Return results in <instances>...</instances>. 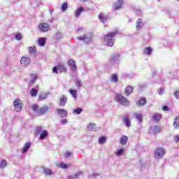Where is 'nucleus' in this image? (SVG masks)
I'll return each instance as SVG.
<instances>
[{"label": "nucleus", "mask_w": 179, "mask_h": 179, "mask_svg": "<svg viewBox=\"0 0 179 179\" xmlns=\"http://www.w3.org/2000/svg\"><path fill=\"white\" fill-rule=\"evenodd\" d=\"M117 35V31L109 32L107 35L105 36L103 40L104 43L108 45V47H113L114 45V37Z\"/></svg>", "instance_id": "obj_1"}, {"label": "nucleus", "mask_w": 179, "mask_h": 179, "mask_svg": "<svg viewBox=\"0 0 179 179\" xmlns=\"http://www.w3.org/2000/svg\"><path fill=\"white\" fill-rule=\"evenodd\" d=\"M58 71L60 73H66L68 72V69H66V65L64 63H59L57 66H54L52 69L53 73H58Z\"/></svg>", "instance_id": "obj_2"}, {"label": "nucleus", "mask_w": 179, "mask_h": 179, "mask_svg": "<svg viewBox=\"0 0 179 179\" xmlns=\"http://www.w3.org/2000/svg\"><path fill=\"white\" fill-rule=\"evenodd\" d=\"M31 110L33 111H35L36 113H37V114H38V115H43L47 113V111H48V110H50V107L43 106L38 109V106L34 105L31 107Z\"/></svg>", "instance_id": "obj_3"}, {"label": "nucleus", "mask_w": 179, "mask_h": 179, "mask_svg": "<svg viewBox=\"0 0 179 179\" xmlns=\"http://www.w3.org/2000/svg\"><path fill=\"white\" fill-rule=\"evenodd\" d=\"M78 40L83 41L85 44H89V43H92V41L93 40V34L92 33H87L84 35L80 36L78 38Z\"/></svg>", "instance_id": "obj_4"}, {"label": "nucleus", "mask_w": 179, "mask_h": 179, "mask_svg": "<svg viewBox=\"0 0 179 179\" xmlns=\"http://www.w3.org/2000/svg\"><path fill=\"white\" fill-rule=\"evenodd\" d=\"M39 31L41 33H47V31H50L51 30V27L50 26V24L42 22L38 24V26Z\"/></svg>", "instance_id": "obj_5"}, {"label": "nucleus", "mask_w": 179, "mask_h": 179, "mask_svg": "<svg viewBox=\"0 0 179 179\" xmlns=\"http://www.w3.org/2000/svg\"><path fill=\"white\" fill-rule=\"evenodd\" d=\"M116 101L122 106H129V101L121 94L116 95Z\"/></svg>", "instance_id": "obj_6"}, {"label": "nucleus", "mask_w": 179, "mask_h": 179, "mask_svg": "<svg viewBox=\"0 0 179 179\" xmlns=\"http://www.w3.org/2000/svg\"><path fill=\"white\" fill-rule=\"evenodd\" d=\"M30 62H31V60L28 56H22L21 57L20 64L21 65H23V66H29Z\"/></svg>", "instance_id": "obj_7"}, {"label": "nucleus", "mask_w": 179, "mask_h": 179, "mask_svg": "<svg viewBox=\"0 0 179 179\" xmlns=\"http://www.w3.org/2000/svg\"><path fill=\"white\" fill-rule=\"evenodd\" d=\"M166 155V150L164 148H157L155 150V156L158 157H163Z\"/></svg>", "instance_id": "obj_8"}, {"label": "nucleus", "mask_w": 179, "mask_h": 179, "mask_svg": "<svg viewBox=\"0 0 179 179\" xmlns=\"http://www.w3.org/2000/svg\"><path fill=\"white\" fill-rule=\"evenodd\" d=\"M68 64L69 66H71V71L76 72L78 69V66H76V62H75L73 59H69L68 61Z\"/></svg>", "instance_id": "obj_9"}, {"label": "nucleus", "mask_w": 179, "mask_h": 179, "mask_svg": "<svg viewBox=\"0 0 179 179\" xmlns=\"http://www.w3.org/2000/svg\"><path fill=\"white\" fill-rule=\"evenodd\" d=\"M14 107L15 111H17V113H19V111L22 110V101H20V99H16L14 101Z\"/></svg>", "instance_id": "obj_10"}, {"label": "nucleus", "mask_w": 179, "mask_h": 179, "mask_svg": "<svg viewBox=\"0 0 179 179\" xmlns=\"http://www.w3.org/2000/svg\"><path fill=\"white\" fill-rule=\"evenodd\" d=\"M109 61H110V64H113V65H114L115 64H117V62L118 61H120V55H118V54H113V55L110 57Z\"/></svg>", "instance_id": "obj_11"}, {"label": "nucleus", "mask_w": 179, "mask_h": 179, "mask_svg": "<svg viewBox=\"0 0 179 179\" xmlns=\"http://www.w3.org/2000/svg\"><path fill=\"white\" fill-rule=\"evenodd\" d=\"M57 114L62 117V118H66L68 115V111L64 109L58 108L57 110Z\"/></svg>", "instance_id": "obj_12"}, {"label": "nucleus", "mask_w": 179, "mask_h": 179, "mask_svg": "<svg viewBox=\"0 0 179 179\" xmlns=\"http://www.w3.org/2000/svg\"><path fill=\"white\" fill-rule=\"evenodd\" d=\"M122 121L124 122V124L127 127V128H129V127H131V120H129V117L128 116H123Z\"/></svg>", "instance_id": "obj_13"}, {"label": "nucleus", "mask_w": 179, "mask_h": 179, "mask_svg": "<svg viewBox=\"0 0 179 179\" xmlns=\"http://www.w3.org/2000/svg\"><path fill=\"white\" fill-rule=\"evenodd\" d=\"M134 93V88L131 86H127L124 90L126 96H131Z\"/></svg>", "instance_id": "obj_14"}, {"label": "nucleus", "mask_w": 179, "mask_h": 179, "mask_svg": "<svg viewBox=\"0 0 179 179\" xmlns=\"http://www.w3.org/2000/svg\"><path fill=\"white\" fill-rule=\"evenodd\" d=\"M134 117L138 121V124H142V122H143V116L142 113H134Z\"/></svg>", "instance_id": "obj_15"}, {"label": "nucleus", "mask_w": 179, "mask_h": 179, "mask_svg": "<svg viewBox=\"0 0 179 179\" xmlns=\"http://www.w3.org/2000/svg\"><path fill=\"white\" fill-rule=\"evenodd\" d=\"M150 132L152 134H158L160 131V127L153 126L150 127Z\"/></svg>", "instance_id": "obj_16"}, {"label": "nucleus", "mask_w": 179, "mask_h": 179, "mask_svg": "<svg viewBox=\"0 0 179 179\" xmlns=\"http://www.w3.org/2000/svg\"><path fill=\"white\" fill-rule=\"evenodd\" d=\"M113 7L116 10H117V9H121V8H122V0H118L115 3Z\"/></svg>", "instance_id": "obj_17"}, {"label": "nucleus", "mask_w": 179, "mask_h": 179, "mask_svg": "<svg viewBox=\"0 0 179 179\" xmlns=\"http://www.w3.org/2000/svg\"><path fill=\"white\" fill-rule=\"evenodd\" d=\"M145 24L142 22V19L139 18L136 22V29L137 30H141V27H143Z\"/></svg>", "instance_id": "obj_18"}, {"label": "nucleus", "mask_w": 179, "mask_h": 179, "mask_svg": "<svg viewBox=\"0 0 179 179\" xmlns=\"http://www.w3.org/2000/svg\"><path fill=\"white\" fill-rule=\"evenodd\" d=\"M31 145V143L30 142L26 143L22 148V153H26L30 149V146Z\"/></svg>", "instance_id": "obj_19"}, {"label": "nucleus", "mask_w": 179, "mask_h": 179, "mask_svg": "<svg viewBox=\"0 0 179 179\" xmlns=\"http://www.w3.org/2000/svg\"><path fill=\"white\" fill-rule=\"evenodd\" d=\"M152 51H153V48L148 47L144 49L143 54L144 55H152Z\"/></svg>", "instance_id": "obj_20"}, {"label": "nucleus", "mask_w": 179, "mask_h": 179, "mask_svg": "<svg viewBox=\"0 0 179 179\" xmlns=\"http://www.w3.org/2000/svg\"><path fill=\"white\" fill-rule=\"evenodd\" d=\"M145 104H146V98H145V97L141 98V100L138 101L137 103V106L138 107H142V106H145Z\"/></svg>", "instance_id": "obj_21"}, {"label": "nucleus", "mask_w": 179, "mask_h": 179, "mask_svg": "<svg viewBox=\"0 0 179 179\" xmlns=\"http://www.w3.org/2000/svg\"><path fill=\"white\" fill-rule=\"evenodd\" d=\"M152 120H154L155 122H159V121L162 120V115L159 113H155L152 117Z\"/></svg>", "instance_id": "obj_22"}, {"label": "nucleus", "mask_w": 179, "mask_h": 179, "mask_svg": "<svg viewBox=\"0 0 179 179\" xmlns=\"http://www.w3.org/2000/svg\"><path fill=\"white\" fill-rule=\"evenodd\" d=\"M88 129H89V131H93L94 132H95V131H97V127L96 126V124L90 123L88 124Z\"/></svg>", "instance_id": "obj_23"}, {"label": "nucleus", "mask_w": 179, "mask_h": 179, "mask_svg": "<svg viewBox=\"0 0 179 179\" xmlns=\"http://www.w3.org/2000/svg\"><path fill=\"white\" fill-rule=\"evenodd\" d=\"M70 94H71L72 97H73L75 99V100H76L77 97H78V91H76V90H72L70 89L69 90Z\"/></svg>", "instance_id": "obj_24"}, {"label": "nucleus", "mask_w": 179, "mask_h": 179, "mask_svg": "<svg viewBox=\"0 0 179 179\" xmlns=\"http://www.w3.org/2000/svg\"><path fill=\"white\" fill-rule=\"evenodd\" d=\"M120 142L122 145H127L128 143V136H123L120 138Z\"/></svg>", "instance_id": "obj_25"}, {"label": "nucleus", "mask_w": 179, "mask_h": 179, "mask_svg": "<svg viewBox=\"0 0 179 179\" xmlns=\"http://www.w3.org/2000/svg\"><path fill=\"white\" fill-rule=\"evenodd\" d=\"M41 169H43V171L46 176H52L53 173L52 171H51V169H47L44 166H42Z\"/></svg>", "instance_id": "obj_26"}, {"label": "nucleus", "mask_w": 179, "mask_h": 179, "mask_svg": "<svg viewBox=\"0 0 179 179\" xmlns=\"http://www.w3.org/2000/svg\"><path fill=\"white\" fill-rule=\"evenodd\" d=\"M62 38V34L61 32L58 31L55 34V36L53 37V39L56 41H59Z\"/></svg>", "instance_id": "obj_27"}, {"label": "nucleus", "mask_w": 179, "mask_h": 179, "mask_svg": "<svg viewBox=\"0 0 179 179\" xmlns=\"http://www.w3.org/2000/svg\"><path fill=\"white\" fill-rule=\"evenodd\" d=\"M68 101V99L64 95L60 99V106H65Z\"/></svg>", "instance_id": "obj_28"}, {"label": "nucleus", "mask_w": 179, "mask_h": 179, "mask_svg": "<svg viewBox=\"0 0 179 179\" xmlns=\"http://www.w3.org/2000/svg\"><path fill=\"white\" fill-rule=\"evenodd\" d=\"M83 10H85V8H83V7H80L78 9H77V10L75 13L76 17H79V16H80V13H82Z\"/></svg>", "instance_id": "obj_29"}, {"label": "nucleus", "mask_w": 179, "mask_h": 179, "mask_svg": "<svg viewBox=\"0 0 179 179\" xmlns=\"http://www.w3.org/2000/svg\"><path fill=\"white\" fill-rule=\"evenodd\" d=\"M38 44L41 47H44L45 45V38H40L38 41Z\"/></svg>", "instance_id": "obj_30"}, {"label": "nucleus", "mask_w": 179, "mask_h": 179, "mask_svg": "<svg viewBox=\"0 0 179 179\" xmlns=\"http://www.w3.org/2000/svg\"><path fill=\"white\" fill-rule=\"evenodd\" d=\"M48 136V132L47 130H44L42 131V134L40 135V138L41 139H45V138H47Z\"/></svg>", "instance_id": "obj_31"}, {"label": "nucleus", "mask_w": 179, "mask_h": 179, "mask_svg": "<svg viewBox=\"0 0 179 179\" xmlns=\"http://www.w3.org/2000/svg\"><path fill=\"white\" fill-rule=\"evenodd\" d=\"M106 141H107V138L106 136H101L99 139V145H103L106 143Z\"/></svg>", "instance_id": "obj_32"}, {"label": "nucleus", "mask_w": 179, "mask_h": 179, "mask_svg": "<svg viewBox=\"0 0 179 179\" xmlns=\"http://www.w3.org/2000/svg\"><path fill=\"white\" fill-rule=\"evenodd\" d=\"M110 80L112 82H115V83H117V82H118V76L117 74H113L110 77Z\"/></svg>", "instance_id": "obj_33"}, {"label": "nucleus", "mask_w": 179, "mask_h": 179, "mask_svg": "<svg viewBox=\"0 0 179 179\" xmlns=\"http://www.w3.org/2000/svg\"><path fill=\"white\" fill-rule=\"evenodd\" d=\"M37 93H38V91H37L36 88H32L30 91L31 96H33L34 97H36V96H37Z\"/></svg>", "instance_id": "obj_34"}, {"label": "nucleus", "mask_w": 179, "mask_h": 179, "mask_svg": "<svg viewBox=\"0 0 179 179\" xmlns=\"http://www.w3.org/2000/svg\"><path fill=\"white\" fill-rule=\"evenodd\" d=\"M99 19L101 20L102 23H105V22H107V17L103 16V14L99 15Z\"/></svg>", "instance_id": "obj_35"}, {"label": "nucleus", "mask_w": 179, "mask_h": 179, "mask_svg": "<svg viewBox=\"0 0 179 179\" xmlns=\"http://www.w3.org/2000/svg\"><path fill=\"white\" fill-rule=\"evenodd\" d=\"M83 111V109H82V108H77L76 109L73 110V114H77L78 115H79V114H80Z\"/></svg>", "instance_id": "obj_36"}, {"label": "nucleus", "mask_w": 179, "mask_h": 179, "mask_svg": "<svg viewBox=\"0 0 179 179\" xmlns=\"http://www.w3.org/2000/svg\"><path fill=\"white\" fill-rule=\"evenodd\" d=\"M8 165V162L6 160H2L0 162V169H5Z\"/></svg>", "instance_id": "obj_37"}, {"label": "nucleus", "mask_w": 179, "mask_h": 179, "mask_svg": "<svg viewBox=\"0 0 179 179\" xmlns=\"http://www.w3.org/2000/svg\"><path fill=\"white\" fill-rule=\"evenodd\" d=\"M173 125L175 128H179V116L176 117Z\"/></svg>", "instance_id": "obj_38"}, {"label": "nucleus", "mask_w": 179, "mask_h": 179, "mask_svg": "<svg viewBox=\"0 0 179 179\" xmlns=\"http://www.w3.org/2000/svg\"><path fill=\"white\" fill-rule=\"evenodd\" d=\"M42 132H43V127H41V126H38V127H36V134H37L38 135H41Z\"/></svg>", "instance_id": "obj_39"}, {"label": "nucleus", "mask_w": 179, "mask_h": 179, "mask_svg": "<svg viewBox=\"0 0 179 179\" xmlns=\"http://www.w3.org/2000/svg\"><path fill=\"white\" fill-rule=\"evenodd\" d=\"M61 9H62V12L66 11V9H68V3H64L62 5Z\"/></svg>", "instance_id": "obj_40"}, {"label": "nucleus", "mask_w": 179, "mask_h": 179, "mask_svg": "<svg viewBox=\"0 0 179 179\" xmlns=\"http://www.w3.org/2000/svg\"><path fill=\"white\" fill-rule=\"evenodd\" d=\"M48 97V94L47 93H42L39 96V99L41 100H45V99Z\"/></svg>", "instance_id": "obj_41"}, {"label": "nucleus", "mask_w": 179, "mask_h": 179, "mask_svg": "<svg viewBox=\"0 0 179 179\" xmlns=\"http://www.w3.org/2000/svg\"><path fill=\"white\" fill-rule=\"evenodd\" d=\"M31 77L32 78L30 80V83H34L37 79V76L34 74H31Z\"/></svg>", "instance_id": "obj_42"}, {"label": "nucleus", "mask_w": 179, "mask_h": 179, "mask_svg": "<svg viewBox=\"0 0 179 179\" xmlns=\"http://www.w3.org/2000/svg\"><path fill=\"white\" fill-rule=\"evenodd\" d=\"M75 85L77 87H82V82L79 79L76 80Z\"/></svg>", "instance_id": "obj_43"}, {"label": "nucleus", "mask_w": 179, "mask_h": 179, "mask_svg": "<svg viewBox=\"0 0 179 179\" xmlns=\"http://www.w3.org/2000/svg\"><path fill=\"white\" fill-rule=\"evenodd\" d=\"M15 40H17L18 41H20V40H22V34L20 33H17L15 37Z\"/></svg>", "instance_id": "obj_44"}, {"label": "nucleus", "mask_w": 179, "mask_h": 179, "mask_svg": "<svg viewBox=\"0 0 179 179\" xmlns=\"http://www.w3.org/2000/svg\"><path fill=\"white\" fill-rule=\"evenodd\" d=\"M28 50L29 54H34L36 52V47H29Z\"/></svg>", "instance_id": "obj_45"}, {"label": "nucleus", "mask_w": 179, "mask_h": 179, "mask_svg": "<svg viewBox=\"0 0 179 179\" xmlns=\"http://www.w3.org/2000/svg\"><path fill=\"white\" fill-rule=\"evenodd\" d=\"M59 167H60V169H64L65 170L68 169V165H66V164L61 163L59 164Z\"/></svg>", "instance_id": "obj_46"}, {"label": "nucleus", "mask_w": 179, "mask_h": 179, "mask_svg": "<svg viewBox=\"0 0 179 179\" xmlns=\"http://www.w3.org/2000/svg\"><path fill=\"white\" fill-rule=\"evenodd\" d=\"M124 153V149H120L117 152V156H121Z\"/></svg>", "instance_id": "obj_47"}, {"label": "nucleus", "mask_w": 179, "mask_h": 179, "mask_svg": "<svg viewBox=\"0 0 179 179\" xmlns=\"http://www.w3.org/2000/svg\"><path fill=\"white\" fill-rule=\"evenodd\" d=\"M61 124H62V125H65V124H68V120H66V119L62 120L61 121Z\"/></svg>", "instance_id": "obj_48"}, {"label": "nucleus", "mask_w": 179, "mask_h": 179, "mask_svg": "<svg viewBox=\"0 0 179 179\" xmlns=\"http://www.w3.org/2000/svg\"><path fill=\"white\" fill-rule=\"evenodd\" d=\"M65 156H66V157H69L72 156V152H69V151H66L65 153Z\"/></svg>", "instance_id": "obj_49"}, {"label": "nucleus", "mask_w": 179, "mask_h": 179, "mask_svg": "<svg viewBox=\"0 0 179 179\" xmlns=\"http://www.w3.org/2000/svg\"><path fill=\"white\" fill-rule=\"evenodd\" d=\"M163 93H164V88H161L159 90V94H160V96H162L163 94Z\"/></svg>", "instance_id": "obj_50"}, {"label": "nucleus", "mask_w": 179, "mask_h": 179, "mask_svg": "<svg viewBox=\"0 0 179 179\" xmlns=\"http://www.w3.org/2000/svg\"><path fill=\"white\" fill-rule=\"evenodd\" d=\"M174 96H175V97H176V99H179V91H176V92L174 93Z\"/></svg>", "instance_id": "obj_51"}, {"label": "nucleus", "mask_w": 179, "mask_h": 179, "mask_svg": "<svg viewBox=\"0 0 179 179\" xmlns=\"http://www.w3.org/2000/svg\"><path fill=\"white\" fill-rule=\"evenodd\" d=\"M162 110H164V111H169V106H164L162 108Z\"/></svg>", "instance_id": "obj_52"}, {"label": "nucleus", "mask_w": 179, "mask_h": 179, "mask_svg": "<svg viewBox=\"0 0 179 179\" xmlns=\"http://www.w3.org/2000/svg\"><path fill=\"white\" fill-rule=\"evenodd\" d=\"M174 139L175 142H179V136H175Z\"/></svg>", "instance_id": "obj_53"}, {"label": "nucleus", "mask_w": 179, "mask_h": 179, "mask_svg": "<svg viewBox=\"0 0 179 179\" xmlns=\"http://www.w3.org/2000/svg\"><path fill=\"white\" fill-rule=\"evenodd\" d=\"M68 179H73V176H69Z\"/></svg>", "instance_id": "obj_54"}, {"label": "nucleus", "mask_w": 179, "mask_h": 179, "mask_svg": "<svg viewBox=\"0 0 179 179\" xmlns=\"http://www.w3.org/2000/svg\"><path fill=\"white\" fill-rule=\"evenodd\" d=\"M83 1V2H86V1H87V0H82Z\"/></svg>", "instance_id": "obj_55"}, {"label": "nucleus", "mask_w": 179, "mask_h": 179, "mask_svg": "<svg viewBox=\"0 0 179 179\" xmlns=\"http://www.w3.org/2000/svg\"><path fill=\"white\" fill-rule=\"evenodd\" d=\"M80 30H82V28H79V29H78V31H80Z\"/></svg>", "instance_id": "obj_56"}, {"label": "nucleus", "mask_w": 179, "mask_h": 179, "mask_svg": "<svg viewBox=\"0 0 179 179\" xmlns=\"http://www.w3.org/2000/svg\"><path fill=\"white\" fill-rule=\"evenodd\" d=\"M178 1H179V0H178Z\"/></svg>", "instance_id": "obj_57"}]
</instances>
